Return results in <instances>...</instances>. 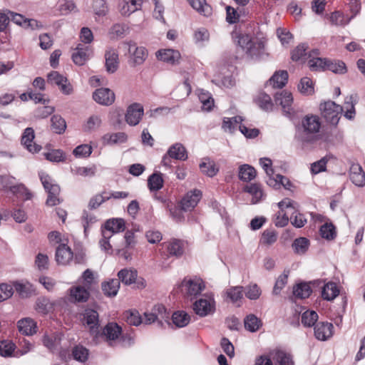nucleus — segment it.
<instances>
[{"label":"nucleus","mask_w":365,"mask_h":365,"mask_svg":"<svg viewBox=\"0 0 365 365\" xmlns=\"http://www.w3.org/2000/svg\"><path fill=\"white\" fill-rule=\"evenodd\" d=\"M235 38L237 45L242 49L249 60L259 61L267 55L262 41L242 34H237Z\"/></svg>","instance_id":"1"},{"label":"nucleus","mask_w":365,"mask_h":365,"mask_svg":"<svg viewBox=\"0 0 365 365\" xmlns=\"http://www.w3.org/2000/svg\"><path fill=\"white\" fill-rule=\"evenodd\" d=\"M321 122L319 116L315 115H307L301 121V123L296 125V133L294 138L297 140L304 143L311 141V135L319 132Z\"/></svg>","instance_id":"2"},{"label":"nucleus","mask_w":365,"mask_h":365,"mask_svg":"<svg viewBox=\"0 0 365 365\" xmlns=\"http://www.w3.org/2000/svg\"><path fill=\"white\" fill-rule=\"evenodd\" d=\"M38 175L45 190L48 193L46 205L54 206L59 204L58 195L61 190L59 185L54 183L53 179L44 172H40Z\"/></svg>","instance_id":"3"},{"label":"nucleus","mask_w":365,"mask_h":365,"mask_svg":"<svg viewBox=\"0 0 365 365\" xmlns=\"http://www.w3.org/2000/svg\"><path fill=\"white\" fill-rule=\"evenodd\" d=\"M321 113L327 123L336 125L340 119V115L343 112L341 106L334 101H328L319 106Z\"/></svg>","instance_id":"4"},{"label":"nucleus","mask_w":365,"mask_h":365,"mask_svg":"<svg viewBox=\"0 0 365 365\" xmlns=\"http://www.w3.org/2000/svg\"><path fill=\"white\" fill-rule=\"evenodd\" d=\"M195 313L200 317L212 314L215 312V302L212 296H205L197 299L192 304Z\"/></svg>","instance_id":"5"},{"label":"nucleus","mask_w":365,"mask_h":365,"mask_svg":"<svg viewBox=\"0 0 365 365\" xmlns=\"http://www.w3.org/2000/svg\"><path fill=\"white\" fill-rule=\"evenodd\" d=\"M274 101L277 105H280L282 108L284 115L293 120L294 118L295 112L292 107L293 98L291 93L283 91L280 93H277L274 95Z\"/></svg>","instance_id":"6"},{"label":"nucleus","mask_w":365,"mask_h":365,"mask_svg":"<svg viewBox=\"0 0 365 365\" xmlns=\"http://www.w3.org/2000/svg\"><path fill=\"white\" fill-rule=\"evenodd\" d=\"M122 333V327L115 322L108 323L102 330L98 329V334L93 337L96 344L98 343L101 339L106 341H114L117 339Z\"/></svg>","instance_id":"7"},{"label":"nucleus","mask_w":365,"mask_h":365,"mask_svg":"<svg viewBox=\"0 0 365 365\" xmlns=\"http://www.w3.org/2000/svg\"><path fill=\"white\" fill-rule=\"evenodd\" d=\"M83 315V323L89 328V333L92 337H96L100 328L99 315L97 311L87 308L84 310Z\"/></svg>","instance_id":"8"},{"label":"nucleus","mask_w":365,"mask_h":365,"mask_svg":"<svg viewBox=\"0 0 365 365\" xmlns=\"http://www.w3.org/2000/svg\"><path fill=\"white\" fill-rule=\"evenodd\" d=\"M310 283L314 287L322 288V297L324 300L332 301L339 294V289L336 284L333 282L324 284L322 280H314Z\"/></svg>","instance_id":"9"},{"label":"nucleus","mask_w":365,"mask_h":365,"mask_svg":"<svg viewBox=\"0 0 365 365\" xmlns=\"http://www.w3.org/2000/svg\"><path fill=\"white\" fill-rule=\"evenodd\" d=\"M47 81L51 84L57 85L61 91L66 95H69L72 92L71 84L66 83L68 79L58 71H53L50 72L47 75Z\"/></svg>","instance_id":"10"},{"label":"nucleus","mask_w":365,"mask_h":365,"mask_svg":"<svg viewBox=\"0 0 365 365\" xmlns=\"http://www.w3.org/2000/svg\"><path fill=\"white\" fill-rule=\"evenodd\" d=\"M161 319L167 318L166 310L163 305L157 304L154 306L151 312L144 313V322L146 324H150L155 322H158V327H162L163 323Z\"/></svg>","instance_id":"11"},{"label":"nucleus","mask_w":365,"mask_h":365,"mask_svg":"<svg viewBox=\"0 0 365 365\" xmlns=\"http://www.w3.org/2000/svg\"><path fill=\"white\" fill-rule=\"evenodd\" d=\"M105 67L109 73H114L119 67L118 53L116 49L108 47L105 51Z\"/></svg>","instance_id":"12"},{"label":"nucleus","mask_w":365,"mask_h":365,"mask_svg":"<svg viewBox=\"0 0 365 365\" xmlns=\"http://www.w3.org/2000/svg\"><path fill=\"white\" fill-rule=\"evenodd\" d=\"M202 196L199 190L187 192L180 201L179 205L184 212L191 211L198 203Z\"/></svg>","instance_id":"13"},{"label":"nucleus","mask_w":365,"mask_h":365,"mask_svg":"<svg viewBox=\"0 0 365 365\" xmlns=\"http://www.w3.org/2000/svg\"><path fill=\"white\" fill-rule=\"evenodd\" d=\"M93 98L98 104L108 106L114 103L115 93L110 88H101L93 92Z\"/></svg>","instance_id":"14"},{"label":"nucleus","mask_w":365,"mask_h":365,"mask_svg":"<svg viewBox=\"0 0 365 365\" xmlns=\"http://www.w3.org/2000/svg\"><path fill=\"white\" fill-rule=\"evenodd\" d=\"M143 115V107L137 103L131 104L127 109L125 121L130 125H136Z\"/></svg>","instance_id":"15"},{"label":"nucleus","mask_w":365,"mask_h":365,"mask_svg":"<svg viewBox=\"0 0 365 365\" xmlns=\"http://www.w3.org/2000/svg\"><path fill=\"white\" fill-rule=\"evenodd\" d=\"M314 326V336L318 340L326 341L332 336L334 326L331 323L319 322Z\"/></svg>","instance_id":"16"},{"label":"nucleus","mask_w":365,"mask_h":365,"mask_svg":"<svg viewBox=\"0 0 365 365\" xmlns=\"http://www.w3.org/2000/svg\"><path fill=\"white\" fill-rule=\"evenodd\" d=\"M69 301L71 303L86 302L90 297V292L81 286L71 287L69 289Z\"/></svg>","instance_id":"17"},{"label":"nucleus","mask_w":365,"mask_h":365,"mask_svg":"<svg viewBox=\"0 0 365 365\" xmlns=\"http://www.w3.org/2000/svg\"><path fill=\"white\" fill-rule=\"evenodd\" d=\"M274 365H294L292 356L284 350L276 349L269 351Z\"/></svg>","instance_id":"18"},{"label":"nucleus","mask_w":365,"mask_h":365,"mask_svg":"<svg viewBox=\"0 0 365 365\" xmlns=\"http://www.w3.org/2000/svg\"><path fill=\"white\" fill-rule=\"evenodd\" d=\"M34 138V130L32 128H26L21 136V144L24 145L29 152L33 153H38L41 149V146L33 143Z\"/></svg>","instance_id":"19"},{"label":"nucleus","mask_w":365,"mask_h":365,"mask_svg":"<svg viewBox=\"0 0 365 365\" xmlns=\"http://www.w3.org/2000/svg\"><path fill=\"white\" fill-rule=\"evenodd\" d=\"M349 178L356 186L364 187L365 185V173L359 164L353 163L350 166Z\"/></svg>","instance_id":"20"},{"label":"nucleus","mask_w":365,"mask_h":365,"mask_svg":"<svg viewBox=\"0 0 365 365\" xmlns=\"http://www.w3.org/2000/svg\"><path fill=\"white\" fill-rule=\"evenodd\" d=\"M55 257L58 264L66 265L73 258V252L66 244H61L56 248Z\"/></svg>","instance_id":"21"},{"label":"nucleus","mask_w":365,"mask_h":365,"mask_svg":"<svg viewBox=\"0 0 365 365\" xmlns=\"http://www.w3.org/2000/svg\"><path fill=\"white\" fill-rule=\"evenodd\" d=\"M89 47L88 46L78 43L75 51L72 54L73 63L78 66H83L89 58Z\"/></svg>","instance_id":"22"},{"label":"nucleus","mask_w":365,"mask_h":365,"mask_svg":"<svg viewBox=\"0 0 365 365\" xmlns=\"http://www.w3.org/2000/svg\"><path fill=\"white\" fill-rule=\"evenodd\" d=\"M125 229V223L122 218H115L108 220L104 225V230L102 231H107L108 235L111 234V236L115 233L123 232Z\"/></svg>","instance_id":"23"},{"label":"nucleus","mask_w":365,"mask_h":365,"mask_svg":"<svg viewBox=\"0 0 365 365\" xmlns=\"http://www.w3.org/2000/svg\"><path fill=\"white\" fill-rule=\"evenodd\" d=\"M182 285L187 288V294L190 297L197 296L205 288L202 281L200 279L184 280Z\"/></svg>","instance_id":"24"},{"label":"nucleus","mask_w":365,"mask_h":365,"mask_svg":"<svg viewBox=\"0 0 365 365\" xmlns=\"http://www.w3.org/2000/svg\"><path fill=\"white\" fill-rule=\"evenodd\" d=\"M129 52L133 55V66L141 65L148 56V52L143 46H136L135 43L130 44Z\"/></svg>","instance_id":"25"},{"label":"nucleus","mask_w":365,"mask_h":365,"mask_svg":"<svg viewBox=\"0 0 365 365\" xmlns=\"http://www.w3.org/2000/svg\"><path fill=\"white\" fill-rule=\"evenodd\" d=\"M168 155L173 159L178 160H186L187 152L185 146L180 143H175L172 145L167 151Z\"/></svg>","instance_id":"26"},{"label":"nucleus","mask_w":365,"mask_h":365,"mask_svg":"<svg viewBox=\"0 0 365 365\" xmlns=\"http://www.w3.org/2000/svg\"><path fill=\"white\" fill-rule=\"evenodd\" d=\"M157 57L164 62L175 64L179 61L180 53L178 51L173 49L160 50L157 52Z\"/></svg>","instance_id":"27"},{"label":"nucleus","mask_w":365,"mask_h":365,"mask_svg":"<svg viewBox=\"0 0 365 365\" xmlns=\"http://www.w3.org/2000/svg\"><path fill=\"white\" fill-rule=\"evenodd\" d=\"M128 140V135L124 132H118L115 133H106L103 138V143L104 145H113L115 144L124 143Z\"/></svg>","instance_id":"28"},{"label":"nucleus","mask_w":365,"mask_h":365,"mask_svg":"<svg viewBox=\"0 0 365 365\" xmlns=\"http://www.w3.org/2000/svg\"><path fill=\"white\" fill-rule=\"evenodd\" d=\"M18 327L19 331L25 335H33L37 331L36 322L30 318L20 319L18 322Z\"/></svg>","instance_id":"29"},{"label":"nucleus","mask_w":365,"mask_h":365,"mask_svg":"<svg viewBox=\"0 0 365 365\" xmlns=\"http://www.w3.org/2000/svg\"><path fill=\"white\" fill-rule=\"evenodd\" d=\"M14 287L21 298H29L36 294L34 286L29 282L22 283L16 282Z\"/></svg>","instance_id":"30"},{"label":"nucleus","mask_w":365,"mask_h":365,"mask_svg":"<svg viewBox=\"0 0 365 365\" xmlns=\"http://www.w3.org/2000/svg\"><path fill=\"white\" fill-rule=\"evenodd\" d=\"M119 282L125 285L133 284L138 277V272L135 269H129L127 268L122 269L118 273Z\"/></svg>","instance_id":"31"},{"label":"nucleus","mask_w":365,"mask_h":365,"mask_svg":"<svg viewBox=\"0 0 365 365\" xmlns=\"http://www.w3.org/2000/svg\"><path fill=\"white\" fill-rule=\"evenodd\" d=\"M288 77L287 71H278L269 78V82L274 88H282L287 83Z\"/></svg>","instance_id":"32"},{"label":"nucleus","mask_w":365,"mask_h":365,"mask_svg":"<svg viewBox=\"0 0 365 365\" xmlns=\"http://www.w3.org/2000/svg\"><path fill=\"white\" fill-rule=\"evenodd\" d=\"M101 288L104 294L107 297H112L117 295L120 288L119 279H112L108 282L101 284Z\"/></svg>","instance_id":"33"},{"label":"nucleus","mask_w":365,"mask_h":365,"mask_svg":"<svg viewBox=\"0 0 365 365\" xmlns=\"http://www.w3.org/2000/svg\"><path fill=\"white\" fill-rule=\"evenodd\" d=\"M199 166L201 172L208 177L212 178L215 176L219 171V169L216 167L215 162L211 160L209 158H203Z\"/></svg>","instance_id":"34"},{"label":"nucleus","mask_w":365,"mask_h":365,"mask_svg":"<svg viewBox=\"0 0 365 365\" xmlns=\"http://www.w3.org/2000/svg\"><path fill=\"white\" fill-rule=\"evenodd\" d=\"M312 292L309 283L301 282L293 288L294 295L299 299L308 298Z\"/></svg>","instance_id":"35"},{"label":"nucleus","mask_w":365,"mask_h":365,"mask_svg":"<svg viewBox=\"0 0 365 365\" xmlns=\"http://www.w3.org/2000/svg\"><path fill=\"white\" fill-rule=\"evenodd\" d=\"M244 325L249 331L255 332L262 327V322L255 314H250L245 318Z\"/></svg>","instance_id":"36"},{"label":"nucleus","mask_w":365,"mask_h":365,"mask_svg":"<svg viewBox=\"0 0 365 365\" xmlns=\"http://www.w3.org/2000/svg\"><path fill=\"white\" fill-rule=\"evenodd\" d=\"M172 321L177 327L182 328L190 323V317L184 311H177L173 314Z\"/></svg>","instance_id":"37"},{"label":"nucleus","mask_w":365,"mask_h":365,"mask_svg":"<svg viewBox=\"0 0 365 365\" xmlns=\"http://www.w3.org/2000/svg\"><path fill=\"white\" fill-rule=\"evenodd\" d=\"M163 178L160 173L155 172L148 179V186L150 191H158L163 187Z\"/></svg>","instance_id":"38"},{"label":"nucleus","mask_w":365,"mask_h":365,"mask_svg":"<svg viewBox=\"0 0 365 365\" xmlns=\"http://www.w3.org/2000/svg\"><path fill=\"white\" fill-rule=\"evenodd\" d=\"M244 190L252 195V202L253 204L259 202L263 195V192L260 185L257 183H252L246 185L244 187Z\"/></svg>","instance_id":"39"},{"label":"nucleus","mask_w":365,"mask_h":365,"mask_svg":"<svg viewBox=\"0 0 365 365\" xmlns=\"http://www.w3.org/2000/svg\"><path fill=\"white\" fill-rule=\"evenodd\" d=\"M256 176L255 169L247 164L241 165L239 168V178L245 182L253 180Z\"/></svg>","instance_id":"40"},{"label":"nucleus","mask_w":365,"mask_h":365,"mask_svg":"<svg viewBox=\"0 0 365 365\" xmlns=\"http://www.w3.org/2000/svg\"><path fill=\"white\" fill-rule=\"evenodd\" d=\"M51 130L56 134H62L66 129V120L59 115H53L51 118Z\"/></svg>","instance_id":"41"},{"label":"nucleus","mask_w":365,"mask_h":365,"mask_svg":"<svg viewBox=\"0 0 365 365\" xmlns=\"http://www.w3.org/2000/svg\"><path fill=\"white\" fill-rule=\"evenodd\" d=\"M319 233L322 238L327 240H332L336 237V227L331 222H326L319 229Z\"/></svg>","instance_id":"42"},{"label":"nucleus","mask_w":365,"mask_h":365,"mask_svg":"<svg viewBox=\"0 0 365 365\" xmlns=\"http://www.w3.org/2000/svg\"><path fill=\"white\" fill-rule=\"evenodd\" d=\"M165 204H166L167 208L170 212V216L178 222H181L184 220V215L182 214L183 210L181 209L180 205L178 206L174 205L171 202H168L166 200H161Z\"/></svg>","instance_id":"43"},{"label":"nucleus","mask_w":365,"mask_h":365,"mask_svg":"<svg viewBox=\"0 0 365 365\" xmlns=\"http://www.w3.org/2000/svg\"><path fill=\"white\" fill-rule=\"evenodd\" d=\"M326 70L334 73L344 74L346 72V66L341 61H331L327 58Z\"/></svg>","instance_id":"44"},{"label":"nucleus","mask_w":365,"mask_h":365,"mask_svg":"<svg viewBox=\"0 0 365 365\" xmlns=\"http://www.w3.org/2000/svg\"><path fill=\"white\" fill-rule=\"evenodd\" d=\"M190 6L199 13L208 16L211 13V7L205 0H187Z\"/></svg>","instance_id":"45"},{"label":"nucleus","mask_w":365,"mask_h":365,"mask_svg":"<svg viewBox=\"0 0 365 365\" xmlns=\"http://www.w3.org/2000/svg\"><path fill=\"white\" fill-rule=\"evenodd\" d=\"M292 246L297 254L302 255L307 251L309 241L306 237H299L294 240Z\"/></svg>","instance_id":"46"},{"label":"nucleus","mask_w":365,"mask_h":365,"mask_svg":"<svg viewBox=\"0 0 365 365\" xmlns=\"http://www.w3.org/2000/svg\"><path fill=\"white\" fill-rule=\"evenodd\" d=\"M168 252L170 255L177 257H180L183 254V244L182 242L174 239L170 241L167 247Z\"/></svg>","instance_id":"47"},{"label":"nucleus","mask_w":365,"mask_h":365,"mask_svg":"<svg viewBox=\"0 0 365 365\" xmlns=\"http://www.w3.org/2000/svg\"><path fill=\"white\" fill-rule=\"evenodd\" d=\"M123 317L130 325L138 326L143 322V319L136 310H128L123 314Z\"/></svg>","instance_id":"48"},{"label":"nucleus","mask_w":365,"mask_h":365,"mask_svg":"<svg viewBox=\"0 0 365 365\" xmlns=\"http://www.w3.org/2000/svg\"><path fill=\"white\" fill-rule=\"evenodd\" d=\"M16 349V345L10 340L0 341V356L11 357Z\"/></svg>","instance_id":"49"},{"label":"nucleus","mask_w":365,"mask_h":365,"mask_svg":"<svg viewBox=\"0 0 365 365\" xmlns=\"http://www.w3.org/2000/svg\"><path fill=\"white\" fill-rule=\"evenodd\" d=\"M289 274V271L287 269H284L283 273L280 276H279L273 287V294L278 295L280 294L282 289L287 283Z\"/></svg>","instance_id":"50"},{"label":"nucleus","mask_w":365,"mask_h":365,"mask_svg":"<svg viewBox=\"0 0 365 365\" xmlns=\"http://www.w3.org/2000/svg\"><path fill=\"white\" fill-rule=\"evenodd\" d=\"M318 317V314L315 311L307 310L302 315V324L304 327H311L317 323Z\"/></svg>","instance_id":"51"},{"label":"nucleus","mask_w":365,"mask_h":365,"mask_svg":"<svg viewBox=\"0 0 365 365\" xmlns=\"http://www.w3.org/2000/svg\"><path fill=\"white\" fill-rule=\"evenodd\" d=\"M327 58L313 57L308 61V66L312 71H323L326 70Z\"/></svg>","instance_id":"52"},{"label":"nucleus","mask_w":365,"mask_h":365,"mask_svg":"<svg viewBox=\"0 0 365 365\" xmlns=\"http://www.w3.org/2000/svg\"><path fill=\"white\" fill-rule=\"evenodd\" d=\"M72 356L75 360L85 362L88 357V350L81 345H76L72 349Z\"/></svg>","instance_id":"53"},{"label":"nucleus","mask_w":365,"mask_h":365,"mask_svg":"<svg viewBox=\"0 0 365 365\" xmlns=\"http://www.w3.org/2000/svg\"><path fill=\"white\" fill-rule=\"evenodd\" d=\"M256 102L259 108L265 111L272 109L273 103L269 95L265 93H261L258 96Z\"/></svg>","instance_id":"54"},{"label":"nucleus","mask_w":365,"mask_h":365,"mask_svg":"<svg viewBox=\"0 0 365 365\" xmlns=\"http://www.w3.org/2000/svg\"><path fill=\"white\" fill-rule=\"evenodd\" d=\"M44 156L46 160L53 162L59 163L66 160V155L63 150L60 149L52 150L50 152L44 153Z\"/></svg>","instance_id":"55"},{"label":"nucleus","mask_w":365,"mask_h":365,"mask_svg":"<svg viewBox=\"0 0 365 365\" xmlns=\"http://www.w3.org/2000/svg\"><path fill=\"white\" fill-rule=\"evenodd\" d=\"M298 90L300 93L305 95L312 94L314 93V87L312 80L308 77L302 78L298 85Z\"/></svg>","instance_id":"56"},{"label":"nucleus","mask_w":365,"mask_h":365,"mask_svg":"<svg viewBox=\"0 0 365 365\" xmlns=\"http://www.w3.org/2000/svg\"><path fill=\"white\" fill-rule=\"evenodd\" d=\"M308 48V45L305 43H302L299 44L292 51V59L294 61H298L299 60H302L307 56V50Z\"/></svg>","instance_id":"57"},{"label":"nucleus","mask_w":365,"mask_h":365,"mask_svg":"<svg viewBox=\"0 0 365 365\" xmlns=\"http://www.w3.org/2000/svg\"><path fill=\"white\" fill-rule=\"evenodd\" d=\"M243 287L241 286L232 287L226 292L227 296L230 300L235 303L242 298Z\"/></svg>","instance_id":"58"},{"label":"nucleus","mask_w":365,"mask_h":365,"mask_svg":"<svg viewBox=\"0 0 365 365\" xmlns=\"http://www.w3.org/2000/svg\"><path fill=\"white\" fill-rule=\"evenodd\" d=\"M73 153L77 158H87L92 153V147L87 144H82L77 146Z\"/></svg>","instance_id":"59"},{"label":"nucleus","mask_w":365,"mask_h":365,"mask_svg":"<svg viewBox=\"0 0 365 365\" xmlns=\"http://www.w3.org/2000/svg\"><path fill=\"white\" fill-rule=\"evenodd\" d=\"M93 9L96 15L105 16L108 12V6L105 0H93Z\"/></svg>","instance_id":"60"},{"label":"nucleus","mask_w":365,"mask_h":365,"mask_svg":"<svg viewBox=\"0 0 365 365\" xmlns=\"http://www.w3.org/2000/svg\"><path fill=\"white\" fill-rule=\"evenodd\" d=\"M277 240V233L274 230H266L262 235L261 241L263 244L271 245Z\"/></svg>","instance_id":"61"},{"label":"nucleus","mask_w":365,"mask_h":365,"mask_svg":"<svg viewBox=\"0 0 365 365\" xmlns=\"http://www.w3.org/2000/svg\"><path fill=\"white\" fill-rule=\"evenodd\" d=\"M260 295L261 290L257 284L249 285L245 287V296L248 299L251 300H256L260 297Z\"/></svg>","instance_id":"62"},{"label":"nucleus","mask_w":365,"mask_h":365,"mask_svg":"<svg viewBox=\"0 0 365 365\" xmlns=\"http://www.w3.org/2000/svg\"><path fill=\"white\" fill-rule=\"evenodd\" d=\"M221 347L223 351L230 357L233 358L235 356V348L233 344L230 342V341L226 338L223 337L220 341Z\"/></svg>","instance_id":"63"},{"label":"nucleus","mask_w":365,"mask_h":365,"mask_svg":"<svg viewBox=\"0 0 365 365\" xmlns=\"http://www.w3.org/2000/svg\"><path fill=\"white\" fill-rule=\"evenodd\" d=\"M199 98L202 103V108L210 111L214 106V100L210 93H201Z\"/></svg>","instance_id":"64"}]
</instances>
